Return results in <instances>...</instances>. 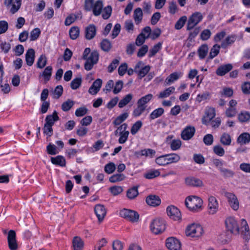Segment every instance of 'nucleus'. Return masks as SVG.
I'll use <instances>...</instances> for the list:
<instances>
[{
	"label": "nucleus",
	"instance_id": "nucleus-1",
	"mask_svg": "<svg viewBox=\"0 0 250 250\" xmlns=\"http://www.w3.org/2000/svg\"><path fill=\"white\" fill-rule=\"evenodd\" d=\"M90 52V49L86 48L84 50L83 56V59L86 60L84 68L87 71L90 70L93 68L94 64L97 63L99 59V53L97 51H92L89 57H87Z\"/></svg>",
	"mask_w": 250,
	"mask_h": 250
},
{
	"label": "nucleus",
	"instance_id": "nucleus-2",
	"mask_svg": "<svg viewBox=\"0 0 250 250\" xmlns=\"http://www.w3.org/2000/svg\"><path fill=\"white\" fill-rule=\"evenodd\" d=\"M185 204L190 210L196 212L201 208L203 200L196 196H188L185 200Z\"/></svg>",
	"mask_w": 250,
	"mask_h": 250
},
{
	"label": "nucleus",
	"instance_id": "nucleus-3",
	"mask_svg": "<svg viewBox=\"0 0 250 250\" xmlns=\"http://www.w3.org/2000/svg\"><path fill=\"white\" fill-rule=\"evenodd\" d=\"M203 232L204 230L202 226L195 223L188 226L185 231L187 236L192 238H199L203 235Z\"/></svg>",
	"mask_w": 250,
	"mask_h": 250
},
{
	"label": "nucleus",
	"instance_id": "nucleus-4",
	"mask_svg": "<svg viewBox=\"0 0 250 250\" xmlns=\"http://www.w3.org/2000/svg\"><path fill=\"white\" fill-rule=\"evenodd\" d=\"M120 216L132 223L138 222L139 219V214L136 211L124 208L120 212Z\"/></svg>",
	"mask_w": 250,
	"mask_h": 250
},
{
	"label": "nucleus",
	"instance_id": "nucleus-5",
	"mask_svg": "<svg viewBox=\"0 0 250 250\" xmlns=\"http://www.w3.org/2000/svg\"><path fill=\"white\" fill-rule=\"evenodd\" d=\"M150 227L153 233L158 234L163 232L165 230L166 224L163 220L156 218L152 221Z\"/></svg>",
	"mask_w": 250,
	"mask_h": 250
},
{
	"label": "nucleus",
	"instance_id": "nucleus-6",
	"mask_svg": "<svg viewBox=\"0 0 250 250\" xmlns=\"http://www.w3.org/2000/svg\"><path fill=\"white\" fill-rule=\"evenodd\" d=\"M202 14L199 12H196L192 14L189 18L187 26V29H192L203 19Z\"/></svg>",
	"mask_w": 250,
	"mask_h": 250
},
{
	"label": "nucleus",
	"instance_id": "nucleus-7",
	"mask_svg": "<svg viewBox=\"0 0 250 250\" xmlns=\"http://www.w3.org/2000/svg\"><path fill=\"white\" fill-rule=\"evenodd\" d=\"M225 224L228 230L231 233L237 234L239 233V227L236 219L233 217H229L225 221Z\"/></svg>",
	"mask_w": 250,
	"mask_h": 250
},
{
	"label": "nucleus",
	"instance_id": "nucleus-8",
	"mask_svg": "<svg viewBox=\"0 0 250 250\" xmlns=\"http://www.w3.org/2000/svg\"><path fill=\"white\" fill-rule=\"evenodd\" d=\"M4 3L7 7H11L10 12L14 14L20 8L21 0H4Z\"/></svg>",
	"mask_w": 250,
	"mask_h": 250
},
{
	"label": "nucleus",
	"instance_id": "nucleus-9",
	"mask_svg": "<svg viewBox=\"0 0 250 250\" xmlns=\"http://www.w3.org/2000/svg\"><path fill=\"white\" fill-rule=\"evenodd\" d=\"M225 194L230 207L233 210H237L239 209V203L235 195L231 192H226Z\"/></svg>",
	"mask_w": 250,
	"mask_h": 250
},
{
	"label": "nucleus",
	"instance_id": "nucleus-10",
	"mask_svg": "<svg viewBox=\"0 0 250 250\" xmlns=\"http://www.w3.org/2000/svg\"><path fill=\"white\" fill-rule=\"evenodd\" d=\"M167 215L175 221H179L181 219V213L180 210L174 206H168L167 208Z\"/></svg>",
	"mask_w": 250,
	"mask_h": 250
},
{
	"label": "nucleus",
	"instance_id": "nucleus-11",
	"mask_svg": "<svg viewBox=\"0 0 250 250\" xmlns=\"http://www.w3.org/2000/svg\"><path fill=\"white\" fill-rule=\"evenodd\" d=\"M143 64V62L140 61L137 63L134 68V72L138 74L140 79L144 77L148 73L150 69L149 65H146L140 69Z\"/></svg>",
	"mask_w": 250,
	"mask_h": 250
},
{
	"label": "nucleus",
	"instance_id": "nucleus-12",
	"mask_svg": "<svg viewBox=\"0 0 250 250\" xmlns=\"http://www.w3.org/2000/svg\"><path fill=\"white\" fill-rule=\"evenodd\" d=\"M166 246L169 250H180L181 248L180 242L174 237H170L167 239Z\"/></svg>",
	"mask_w": 250,
	"mask_h": 250
},
{
	"label": "nucleus",
	"instance_id": "nucleus-13",
	"mask_svg": "<svg viewBox=\"0 0 250 250\" xmlns=\"http://www.w3.org/2000/svg\"><path fill=\"white\" fill-rule=\"evenodd\" d=\"M8 244L11 250H17L18 244L16 239V232L13 230H10L8 233Z\"/></svg>",
	"mask_w": 250,
	"mask_h": 250
},
{
	"label": "nucleus",
	"instance_id": "nucleus-14",
	"mask_svg": "<svg viewBox=\"0 0 250 250\" xmlns=\"http://www.w3.org/2000/svg\"><path fill=\"white\" fill-rule=\"evenodd\" d=\"M218 203L216 199L213 196H210L208 198V213L210 214H215L218 209Z\"/></svg>",
	"mask_w": 250,
	"mask_h": 250
},
{
	"label": "nucleus",
	"instance_id": "nucleus-15",
	"mask_svg": "<svg viewBox=\"0 0 250 250\" xmlns=\"http://www.w3.org/2000/svg\"><path fill=\"white\" fill-rule=\"evenodd\" d=\"M94 211L98 220L100 222L102 221L106 213L104 207L102 205H97L95 207Z\"/></svg>",
	"mask_w": 250,
	"mask_h": 250
},
{
	"label": "nucleus",
	"instance_id": "nucleus-16",
	"mask_svg": "<svg viewBox=\"0 0 250 250\" xmlns=\"http://www.w3.org/2000/svg\"><path fill=\"white\" fill-rule=\"evenodd\" d=\"M185 183L188 186L195 187H202L204 185L202 180L193 177L186 178L185 179Z\"/></svg>",
	"mask_w": 250,
	"mask_h": 250
},
{
	"label": "nucleus",
	"instance_id": "nucleus-17",
	"mask_svg": "<svg viewBox=\"0 0 250 250\" xmlns=\"http://www.w3.org/2000/svg\"><path fill=\"white\" fill-rule=\"evenodd\" d=\"M195 129L194 127L187 126L181 133V137L184 140L190 139L195 133Z\"/></svg>",
	"mask_w": 250,
	"mask_h": 250
},
{
	"label": "nucleus",
	"instance_id": "nucleus-18",
	"mask_svg": "<svg viewBox=\"0 0 250 250\" xmlns=\"http://www.w3.org/2000/svg\"><path fill=\"white\" fill-rule=\"evenodd\" d=\"M96 27L93 24H89L85 29V37L87 40L92 39L96 35Z\"/></svg>",
	"mask_w": 250,
	"mask_h": 250
},
{
	"label": "nucleus",
	"instance_id": "nucleus-19",
	"mask_svg": "<svg viewBox=\"0 0 250 250\" xmlns=\"http://www.w3.org/2000/svg\"><path fill=\"white\" fill-rule=\"evenodd\" d=\"M102 84V80L100 79H98L95 80L88 90L89 93L92 95L96 94L100 90Z\"/></svg>",
	"mask_w": 250,
	"mask_h": 250
},
{
	"label": "nucleus",
	"instance_id": "nucleus-20",
	"mask_svg": "<svg viewBox=\"0 0 250 250\" xmlns=\"http://www.w3.org/2000/svg\"><path fill=\"white\" fill-rule=\"evenodd\" d=\"M232 65L230 63L220 66L216 70V73L218 76H222L232 69Z\"/></svg>",
	"mask_w": 250,
	"mask_h": 250
},
{
	"label": "nucleus",
	"instance_id": "nucleus-21",
	"mask_svg": "<svg viewBox=\"0 0 250 250\" xmlns=\"http://www.w3.org/2000/svg\"><path fill=\"white\" fill-rule=\"evenodd\" d=\"M146 202L149 206L156 207L161 204V200L158 196L150 195L146 197Z\"/></svg>",
	"mask_w": 250,
	"mask_h": 250
},
{
	"label": "nucleus",
	"instance_id": "nucleus-22",
	"mask_svg": "<svg viewBox=\"0 0 250 250\" xmlns=\"http://www.w3.org/2000/svg\"><path fill=\"white\" fill-rule=\"evenodd\" d=\"M250 142V134L247 132L241 133L237 138L236 142L240 145H244Z\"/></svg>",
	"mask_w": 250,
	"mask_h": 250
},
{
	"label": "nucleus",
	"instance_id": "nucleus-23",
	"mask_svg": "<svg viewBox=\"0 0 250 250\" xmlns=\"http://www.w3.org/2000/svg\"><path fill=\"white\" fill-rule=\"evenodd\" d=\"M35 60V51L32 48L29 49L25 54V60L28 66H31Z\"/></svg>",
	"mask_w": 250,
	"mask_h": 250
},
{
	"label": "nucleus",
	"instance_id": "nucleus-24",
	"mask_svg": "<svg viewBox=\"0 0 250 250\" xmlns=\"http://www.w3.org/2000/svg\"><path fill=\"white\" fill-rule=\"evenodd\" d=\"M103 8V1L98 0L95 2L92 7L93 13L95 16H99L101 13Z\"/></svg>",
	"mask_w": 250,
	"mask_h": 250
},
{
	"label": "nucleus",
	"instance_id": "nucleus-25",
	"mask_svg": "<svg viewBox=\"0 0 250 250\" xmlns=\"http://www.w3.org/2000/svg\"><path fill=\"white\" fill-rule=\"evenodd\" d=\"M237 119L241 123H248L250 121V113L247 111H241L238 114Z\"/></svg>",
	"mask_w": 250,
	"mask_h": 250
},
{
	"label": "nucleus",
	"instance_id": "nucleus-26",
	"mask_svg": "<svg viewBox=\"0 0 250 250\" xmlns=\"http://www.w3.org/2000/svg\"><path fill=\"white\" fill-rule=\"evenodd\" d=\"M72 244L74 250H83L84 243L83 240L80 237H74L73 239Z\"/></svg>",
	"mask_w": 250,
	"mask_h": 250
},
{
	"label": "nucleus",
	"instance_id": "nucleus-27",
	"mask_svg": "<svg viewBox=\"0 0 250 250\" xmlns=\"http://www.w3.org/2000/svg\"><path fill=\"white\" fill-rule=\"evenodd\" d=\"M220 142L223 146H229L231 143V137L229 133L224 132L220 136Z\"/></svg>",
	"mask_w": 250,
	"mask_h": 250
},
{
	"label": "nucleus",
	"instance_id": "nucleus-28",
	"mask_svg": "<svg viewBox=\"0 0 250 250\" xmlns=\"http://www.w3.org/2000/svg\"><path fill=\"white\" fill-rule=\"evenodd\" d=\"M59 120V117L58 116V113L56 111H54L52 115H47L45 119V124L53 125L54 123Z\"/></svg>",
	"mask_w": 250,
	"mask_h": 250
},
{
	"label": "nucleus",
	"instance_id": "nucleus-29",
	"mask_svg": "<svg viewBox=\"0 0 250 250\" xmlns=\"http://www.w3.org/2000/svg\"><path fill=\"white\" fill-rule=\"evenodd\" d=\"M175 90L174 86H170L162 91L157 95L159 99H163L169 96L171 93H173Z\"/></svg>",
	"mask_w": 250,
	"mask_h": 250
},
{
	"label": "nucleus",
	"instance_id": "nucleus-30",
	"mask_svg": "<svg viewBox=\"0 0 250 250\" xmlns=\"http://www.w3.org/2000/svg\"><path fill=\"white\" fill-rule=\"evenodd\" d=\"M208 51V48L207 44H203L200 46L198 50V54L201 60L204 59L207 56Z\"/></svg>",
	"mask_w": 250,
	"mask_h": 250
},
{
	"label": "nucleus",
	"instance_id": "nucleus-31",
	"mask_svg": "<svg viewBox=\"0 0 250 250\" xmlns=\"http://www.w3.org/2000/svg\"><path fill=\"white\" fill-rule=\"evenodd\" d=\"M181 76L182 73L180 72H174L171 74L166 78L165 83H167V84L168 85L171 83H173L175 81L177 80L181 77Z\"/></svg>",
	"mask_w": 250,
	"mask_h": 250
},
{
	"label": "nucleus",
	"instance_id": "nucleus-32",
	"mask_svg": "<svg viewBox=\"0 0 250 250\" xmlns=\"http://www.w3.org/2000/svg\"><path fill=\"white\" fill-rule=\"evenodd\" d=\"M51 161L52 164L56 165H59L61 167L65 166V160L63 157L61 155L57 156L55 157H51Z\"/></svg>",
	"mask_w": 250,
	"mask_h": 250
},
{
	"label": "nucleus",
	"instance_id": "nucleus-33",
	"mask_svg": "<svg viewBox=\"0 0 250 250\" xmlns=\"http://www.w3.org/2000/svg\"><path fill=\"white\" fill-rule=\"evenodd\" d=\"M219 172L224 178H232L235 175V172L233 170L225 167H223Z\"/></svg>",
	"mask_w": 250,
	"mask_h": 250
},
{
	"label": "nucleus",
	"instance_id": "nucleus-34",
	"mask_svg": "<svg viewBox=\"0 0 250 250\" xmlns=\"http://www.w3.org/2000/svg\"><path fill=\"white\" fill-rule=\"evenodd\" d=\"M133 95L132 94H128L126 95L119 103L118 106L120 108H123L132 99Z\"/></svg>",
	"mask_w": 250,
	"mask_h": 250
},
{
	"label": "nucleus",
	"instance_id": "nucleus-35",
	"mask_svg": "<svg viewBox=\"0 0 250 250\" xmlns=\"http://www.w3.org/2000/svg\"><path fill=\"white\" fill-rule=\"evenodd\" d=\"M133 18L135 23L139 24L143 18V12L141 8H136L134 11Z\"/></svg>",
	"mask_w": 250,
	"mask_h": 250
},
{
	"label": "nucleus",
	"instance_id": "nucleus-36",
	"mask_svg": "<svg viewBox=\"0 0 250 250\" xmlns=\"http://www.w3.org/2000/svg\"><path fill=\"white\" fill-rule=\"evenodd\" d=\"M128 117V114L127 112L124 113L118 116L113 121V124L115 126L120 125Z\"/></svg>",
	"mask_w": 250,
	"mask_h": 250
},
{
	"label": "nucleus",
	"instance_id": "nucleus-37",
	"mask_svg": "<svg viewBox=\"0 0 250 250\" xmlns=\"http://www.w3.org/2000/svg\"><path fill=\"white\" fill-rule=\"evenodd\" d=\"M139 186L133 187L127 190L126 196L129 199H133L138 195V188Z\"/></svg>",
	"mask_w": 250,
	"mask_h": 250
},
{
	"label": "nucleus",
	"instance_id": "nucleus-38",
	"mask_svg": "<svg viewBox=\"0 0 250 250\" xmlns=\"http://www.w3.org/2000/svg\"><path fill=\"white\" fill-rule=\"evenodd\" d=\"M236 40L235 36H230L227 37L226 39L222 42L221 47L223 48H226L228 46L233 43Z\"/></svg>",
	"mask_w": 250,
	"mask_h": 250
},
{
	"label": "nucleus",
	"instance_id": "nucleus-39",
	"mask_svg": "<svg viewBox=\"0 0 250 250\" xmlns=\"http://www.w3.org/2000/svg\"><path fill=\"white\" fill-rule=\"evenodd\" d=\"M221 46V45L220 46L218 44H215L213 46L209 52V56L208 58V60L212 59L218 54Z\"/></svg>",
	"mask_w": 250,
	"mask_h": 250
},
{
	"label": "nucleus",
	"instance_id": "nucleus-40",
	"mask_svg": "<svg viewBox=\"0 0 250 250\" xmlns=\"http://www.w3.org/2000/svg\"><path fill=\"white\" fill-rule=\"evenodd\" d=\"M153 98L152 94H148L146 95L138 100L137 104H140L143 106H146V104H147Z\"/></svg>",
	"mask_w": 250,
	"mask_h": 250
},
{
	"label": "nucleus",
	"instance_id": "nucleus-41",
	"mask_svg": "<svg viewBox=\"0 0 250 250\" xmlns=\"http://www.w3.org/2000/svg\"><path fill=\"white\" fill-rule=\"evenodd\" d=\"M137 106L132 112V115L134 117L140 116L146 110V106H143L140 104H137Z\"/></svg>",
	"mask_w": 250,
	"mask_h": 250
},
{
	"label": "nucleus",
	"instance_id": "nucleus-42",
	"mask_svg": "<svg viewBox=\"0 0 250 250\" xmlns=\"http://www.w3.org/2000/svg\"><path fill=\"white\" fill-rule=\"evenodd\" d=\"M164 112V109L160 107L153 111L149 115L150 120H154L156 118L160 117Z\"/></svg>",
	"mask_w": 250,
	"mask_h": 250
},
{
	"label": "nucleus",
	"instance_id": "nucleus-43",
	"mask_svg": "<svg viewBox=\"0 0 250 250\" xmlns=\"http://www.w3.org/2000/svg\"><path fill=\"white\" fill-rule=\"evenodd\" d=\"M167 159V161L168 164L172 163H176L180 159V157L176 154L172 153L165 155Z\"/></svg>",
	"mask_w": 250,
	"mask_h": 250
},
{
	"label": "nucleus",
	"instance_id": "nucleus-44",
	"mask_svg": "<svg viewBox=\"0 0 250 250\" xmlns=\"http://www.w3.org/2000/svg\"><path fill=\"white\" fill-rule=\"evenodd\" d=\"M11 47V44L9 42L2 41L0 42V49L1 52L7 54L10 50Z\"/></svg>",
	"mask_w": 250,
	"mask_h": 250
},
{
	"label": "nucleus",
	"instance_id": "nucleus-45",
	"mask_svg": "<svg viewBox=\"0 0 250 250\" xmlns=\"http://www.w3.org/2000/svg\"><path fill=\"white\" fill-rule=\"evenodd\" d=\"M143 123L141 121L135 122L132 126L130 132L132 135H135L142 126Z\"/></svg>",
	"mask_w": 250,
	"mask_h": 250
},
{
	"label": "nucleus",
	"instance_id": "nucleus-46",
	"mask_svg": "<svg viewBox=\"0 0 250 250\" xmlns=\"http://www.w3.org/2000/svg\"><path fill=\"white\" fill-rule=\"evenodd\" d=\"M47 59L45 55L42 54L40 56L37 62V66L39 68H43L46 64Z\"/></svg>",
	"mask_w": 250,
	"mask_h": 250
},
{
	"label": "nucleus",
	"instance_id": "nucleus-47",
	"mask_svg": "<svg viewBox=\"0 0 250 250\" xmlns=\"http://www.w3.org/2000/svg\"><path fill=\"white\" fill-rule=\"evenodd\" d=\"M82 78L79 77L74 79L70 83V86L72 89L76 90L78 89L82 84Z\"/></svg>",
	"mask_w": 250,
	"mask_h": 250
},
{
	"label": "nucleus",
	"instance_id": "nucleus-48",
	"mask_svg": "<svg viewBox=\"0 0 250 250\" xmlns=\"http://www.w3.org/2000/svg\"><path fill=\"white\" fill-rule=\"evenodd\" d=\"M160 174V172L158 170H152L145 173L144 177L146 179H151L158 177Z\"/></svg>",
	"mask_w": 250,
	"mask_h": 250
},
{
	"label": "nucleus",
	"instance_id": "nucleus-49",
	"mask_svg": "<svg viewBox=\"0 0 250 250\" xmlns=\"http://www.w3.org/2000/svg\"><path fill=\"white\" fill-rule=\"evenodd\" d=\"M109 190L113 196H117L123 192V189L121 186H114L110 187Z\"/></svg>",
	"mask_w": 250,
	"mask_h": 250
},
{
	"label": "nucleus",
	"instance_id": "nucleus-50",
	"mask_svg": "<svg viewBox=\"0 0 250 250\" xmlns=\"http://www.w3.org/2000/svg\"><path fill=\"white\" fill-rule=\"evenodd\" d=\"M80 30L78 27H72L69 30L70 37L72 40L76 39L79 35Z\"/></svg>",
	"mask_w": 250,
	"mask_h": 250
},
{
	"label": "nucleus",
	"instance_id": "nucleus-51",
	"mask_svg": "<svg viewBox=\"0 0 250 250\" xmlns=\"http://www.w3.org/2000/svg\"><path fill=\"white\" fill-rule=\"evenodd\" d=\"M125 178L123 174L118 173L114 174L109 178V181L111 183H116L123 181Z\"/></svg>",
	"mask_w": 250,
	"mask_h": 250
},
{
	"label": "nucleus",
	"instance_id": "nucleus-52",
	"mask_svg": "<svg viewBox=\"0 0 250 250\" xmlns=\"http://www.w3.org/2000/svg\"><path fill=\"white\" fill-rule=\"evenodd\" d=\"M187 20V18L186 16H183L181 17L176 22L175 24V28L177 30L181 29L185 24Z\"/></svg>",
	"mask_w": 250,
	"mask_h": 250
},
{
	"label": "nucleus",
	"instance_id": "nucleus-53",
	"mask_svg": "<svg viewBox=\"0 0 250 250\" xmlns=\"http://www.w3.org/2000/svg\"><path fill=\"white\" fill-rule=\"evenodd\" d=\"M129 132L128 131L119 132L120 137L118 140L119 143L123 144L125 143L128 139Z\"/></svg>",
	"mask_w": 250,
	"mask_h": 250
},
{
	"label": "nucleus",
	"instance_id": "nucleus-54",
	"mask_svg": "<svg viewBox=\"0 0 250 250\" xmlns=\"http://www.w3.org/2000/svg\"><path fill=\"white\" fill-rule=\"evenodd\" d=\"M101 47L102 50L108 52L111 48V43L109 40L104 39L101 42Z\"/></svg>",
	"mask_w": 250,
	"mask_h": 250
},
{
	"label": "nucleus",
	"instance_id": "nucleus-55",
	"mask_svg": "<svg viewBox=\"0 0 250 250\" xmlns=\"http://www.w3.org/2000/svg\"><path fill=\"white\" fill-rule=\"evenodd\" d=\"M112 13V7L110 5H108L105 7L103 9V12L102 13V17L104 19L107 20L111 16Z\"/></svg>",
	"mask_w": 250,
	"mask_h": 250
},
{
	"label": "nucleus",
	"instance_id": "nucleus-56",
	"mask_svg": "<svg viewBox=\"0 0 250 250\" xmlns=\"http://www.w3.org/2000/svg\"><path fill=\"white\" fill-rule=\"evenodd\" d=\"M73 105L74 102L68 99L66 102L62 103V109L64 111H67L71 109Z\"/></svg>",
	"mask_w": 250,
	"mask_h": 250
},
{
	"label": "nucleus",
	"instance_id": "nucleus-57",
	"mask_svg": "<svg viewBox=\"0 0 250 250\" xmlns=\"http://www.w3.org/2000/svg\"><path fill=\"white\" fill-rule=\"evenodd\" d=\"M162 43L161 42H158L157 44H155L152 49L149 50V57H152L154 56L161 48Z\"/></svg>",
	"mask_w": 250,
	"mask_h": 250
},
{
	"label": "nucleus",
	"instance_id": "nucleus-58",
	"mask_svg": "<svg viewBox=\"0 0 250 250\" xmlns=\"http://www.w3.org/2000/svg\"><path fill=\"white\" fill-rule=\"evenodd\" d=\"M52 68L50 66H47L42 73V76L44 78L45 80L48 81L50 80L52 74Z\"/></svg>",
	"mask_w": 250,
	"mask_h": 250
},
{
	"label": "nucleus",
	"instance_id": "nucleus-59",
	"mask_svg": "<svg viewBox=\"0 0 250 250\" xmlns=\"http://www.w3.org/2000/svg\"><path fill=\"white\" fill-rule=\"evenodd\" d=\"M182 143L180 140H173L170 142V148L172 150L179 149L181 146Z\"/></svg>",
	"mask_w": 250,
	"mask_h": 250
},
{
	"label": "nucleus",
	"instance_id": "nucleus-60",
	"mask_svg": "<svg viewBox=\"0 0 250 250\" xmlns=\"http://www.w3.org/2000/svg\"><path fill=\"white\" fill-rule=\"evenodd\" d=\"M63 92V87L62 85H58L56 86L53 91V98L55 99L59 98L62 95Z\"/></svg>",
	"mask_w": 250,
	"mask_h": 250
},
{
	"label": "nucleus",
	"instance_id": "nucleus-61",
	"mask_svg": "<svg viewBox=\"0 0 250 250\" xmlns=\"http://www.w3.org/2000/svg\"><path fill=\"white\" fill-rule=\"evenodd\" d=\"M147 39L145 37V34L141 33L137 37L135 41V44L137 46L142 45L145 42L146 39Z\"/></svg>",
	"mask_w": 250,
	"mask_h": 250
},
{
	"label": "nucleus",
	"instance_id": "nucleus-62",
	"mask_svg": "<svg viewBox=\"0 0 250 250\" xmlns=\"http://www.w3.org/2000/svg\"><path fill=\"white\" fill-rule=\"evenodd\" d=\"M213 152L219 156H223L225 154L224 149L219 145L214 146Z\"/></svg>",
	"mask_w": 250,
	"mask_h": 250
},
{
	"label": "nucleus",
	"instance_id": "nucleus-63",
	"mask_svg": "<svg viewBox=\"0 0 250 250\" xmlns=\"http://www.w3.org/2000/svg\"><path fill=\"white\" fill-rule=\"evenodd\" d=\"M41 34V30L39 28L34 29L30 33V40L32 41L36 40Z\"/></svg>",
	"mask_w": 250,
	"mask_h": 250
},
{
	"label": "nucleus",
	"instance_id": "nucleus-64",
	"mask_svg": "<svg viewBox=\"0 0 250 250\" xmlns=\"http://www.w3.org/2000/svg\"><path fill=\"white\" fill-rule=\"evenodd\" d=\"M242 92L245 94H250V82H245L241 85Z\"/></svg>",
	"mask_w": 250,
	"mask_h": 250
}]
</instances>
